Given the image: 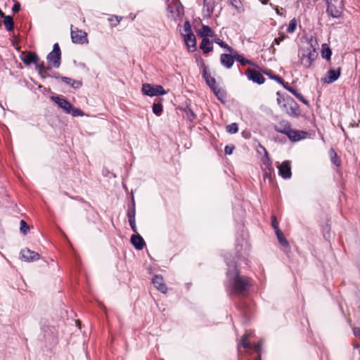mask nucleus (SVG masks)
<instances>
[{"instance_id": "44", "label": "nucleus", "mask_w": 360, "mask_h": 360, "mask_svg": "<svg viewBox=\"0 0 360 360\" xmlns=\"http://www.w3.org/2000/svg\"><path fill=\"white\" fill-rule=\"evenodd\" d=\"M271 226L275 230V233L277 232L278 230H280L278 227V222L274 215L271 217Z\"/></svg>"}, {"instance_id": "8", "label": "nucleus", "mask_w": 360, "mask_h": 360, "mask_svg": "<svg viewBox=\"0 0 360 360\" xmlns=\"http://www.w3.org/2000/svg\"><path fill=\"white\" fill-rule=\"evenodd\" d=\"M286 136L291 142H297L306 139L307 132L302 130L290 129Z\"/></svg>"}, {"instance_id": "6", "label": "nucleus", "mask_w": 360, "mask_h": 360, "mask_svg": "<svg viewBox=\"0 0 360 360\" xmlns=\"http://www.w3.org/2000/svg\"><path fill=\"white\" fill-rule=\"evenodd\" d=\"M282 109L292 117H298L300 114L299 105L291 97L286 99V103L283 104Z\"/></svg>"}, {"instance_id": "25", "label": "nucleus", "mask_w": 360, "mask_h": 360, "mask_svg": "<svg viewBox=\"0 0 360 360\" xmlns=\"http://www.w3.org/2000/svg\"><path fill=\"white\" fill-rule=\"evenodd\" d=\"M1 17L4 18V23L6 28L8 31L13 30L14 28V22H13V18L10 15H4V16H1Z\"/></svg>"}, {"instance_id": "33", "label": "nucleus", "mask_w": 360, "mask_h": 360, "mask_svg": "<svg viewBox=\"0 0 360 360\" xmlns=\"http://www.w3.org/2000/svg\"><path fill=\"white\" fill-rule=\"evenodd\" d=\"M276 95H277V103L282 108L283 104L286 103V99L290 96H284L279 91H278L276 93Z\"/></svg>"}, {"instance_id": "19", "label": "nucleus", "mask_w": 360, "mask_h": 360, "mask_svg": "<svg viewBox=\"0 0 360 360\" xmlns=\"http://www.w3.org/2000/svg\"><path fill=\"white\" fill-rule=\"evenodd\" d=\"M283 87L292 94L300 101L302 102L307 105H309V101L295 89L290 86L288 84H283Z\"/></svg>"}, {"instance_id": "1", "label": "nucleus", "mask_w": 360, "mask_h": 360, "mask_svg": "<svg viewBox=\"0 0 360 360\" xmlns=\"http://www.w3.org/2000/svg\"><path fill=\"white\" fill-rule=\"evenodd\" d=\"M226 264L229 266L226 273L228 283L232 293L238 295H245L252 285L250 279L240 275L235 264H231L228 260Z\"/></svg>"}, {"instance_id": "39", "label": "nucleus", "mask_w": 360, "mask_h": 360, "mask_svg": "<svg viewBox=\"0 0 360 360\" xmlns=\"http://www.w3.org/2000/svg\"><path fill=\"white\" fill-rule=\"evenodd\" d=\"M296 26H297V21L295 18H293L290 21V23L287 28L288 32H289V33L294 32L295 30Z\"/></svg>"}, {"instance_id": "59", "label": "nucleus", "mask_w": 360, "mask_h": 360, "mask_svg": "<svg viewBox=\"0 0 360 360\" xmlns=\"http://www.w3.org/2000/svg\"><path fill=\"white\" fill-rule=\"evenodd\" d=\"M255 360H261V357H260V356H258L255 359Z\"/></svg>"}, {"instance_id": "3", "label": "nucleus", "mask_w": 360, "mask_h": 360, "mask_svg": "<svg viewBox=\"0 0 360 360\" xmlns=\"http://www.w3.org/2000/svg\"><path fill=\"white\" fill-rule=\"evenodd\" d=\"M327 1V13L335 18L342 15L343 9V0H326Z\"/></svg>"}, {"instance_id": "42", "label": "nucleus", "mask_w": 360, "mask_h": 360, "mask_svg": "<svg viewBox=\"0 0 360 360\" xmlns=\"http://www.w3.org/2000/svg\"><path fill=\"white\" fill-rule=\"evenodd\" d=\"M193 33L191 28L190 23L186 21L184 25V32L181 33L183 36Z\"/></svg>"}, {"instance_id": "17", "label": "nucleus", "mask_w": 360, "mask_h": 360, "mask_svg": "<svg viewBox=\"0 0 360 360\" xmlns=\"http://www.w3.org/2000/svg\"><path fill=\"white\" fill-rule=\"evenodd\" d=\"M154 286L161 292L165 293L167 290L166 285L164 283V280L162 276L155 275L152 280Z\"/></svg>"}, {"instance_id": "23", "label": "nucleus", "mask_w": 360, "mask_h": 360, "mask_svg": "<svg viewBox=\"0 0 360 360\" xmlns=\"http://www.w3.org/2000/svg\"><path fill=\"white\" fill-rule=\"evenodd\" d=\"M212 91L217 96V98L221 102H224L226 100V91L224 89L215 86L213 88V89H212Z\"/></svg>"}, {"instance_id": "30", "label": "nucleus", "mask_w": 360, "mask_h": 360, "mask_svg": "<svg viewBox=\"0 0 360 360\" xmlns=\"http://www.w3.org/2000/svg\"><path fill=\"white\" fill-rule=\"evenodd\" d=\"M235 60L239 62L242 65H253V63L251 60L245 59L242 55H240L238 53H235Z\"/></svg>"}, {"instance_id": "37", "label": "nucleus", "mask_w": 360, "mask_h": 360, "mask_svg": "<svg viewBox=\"0 0 360 360\" xmlns=\"http://www.w3.org/2000/svg\"><path fill=\"white\" fill-rule=\"evenodd\" d=\"M20 224V232L22 234L26 235L27 233V232L30 231V226L24 220H21Z\"/></svg>"}, {"instance_id": "54", "label": "nucleus", "mask_w": 360, "mask_h": 360, "mask_svg": "<svg viewBox=\"0 0 360 360\" xmlns=\"http://www.w3.org/2000/svg\"><path fill=\"white\" fill-rule=\"evenodd\" d=\"M51 76H49L50 77H54L56 79H60V74L57 72H51Z\"/></svg>"}, {"instance_id": "48", "label": "nucleus", "mask_w": 360, "mask_h": 360, "mask_svg": "<svg viewBox=\"0 0 360 360\" xmlns=\"http://www.w3.org/2000/svg\"><path fill=\"white\" fill-rule=\"evenodd\" d=\"M129 225L131 226V230L134 232V233H137V228H136V221H135V219H130L129 220Z\"/></svg>"}, {"instance_id": "7", "label": "nucleus", "mask_w": 360, "mask_h": 360, "mask_svg": "<svg viewBox=\"0 0 360 360\" xmlns=\"http://www.w3.org/2000/svg\"><path fill=\"white\" fill-rule=\"evenodd\" d=\"M245 75L249 80L252 81L258 84H262L265 82L263 75L258 71L253 69H248L245 71Z\"/></svg>"}, {"instance_id": "13", "label": "nucleus", "mask_w": 360, "mask_h": 360, "mask_svg": "<svg viewBox=\"0 0 360 360\" xmlns=\"http://www.w3.org/2000/svg\"><path fill=\"white\" fill-rule=\"evenodd\" d=\"M341 68L337 70L331 69L328 71V76L321 78V81L326 84H332L335 82L340 76Z\"/></svg>"}, {"instance_id": "21", "label": "nucleus", "mask_w": 360, "mask_h": 360, "mask_svg": "<svg viewBox=\"0 0 360 360\" xmlns=\"http://www.w3.org/2000/svg\"><path fill=\"white\" fill-rule=\"evenodd\" d=\"M200 49L202 50L204 53H208L213 50L212 42L208 38H203L200 45Z\"/></svg>"}, {"instance_id": "50", "label": "nucleus", "mask_w": 360, "mask_h": 360, "mask_svg": "<svg viewBox=\"0 0 360 360\" xmlns=\"http://www.w3.org/2000/svg\"><path fill=\"white\" fill-rule=\"evenodd\" d=\"M60 79L64 82L65 84L70 86L72 78L68 77H61Z\"/></svg>"}, {"instance_id": "47", "label": "nucleus", "mask_w": 360, "mask_h": 360, "mask_svg": "<svg viewBox=\"0 0 360 360\" xmlns=\"http://www.w3.org/2000/svg\"><path fill=\"white\" fill-rule=\"evenodd\" d=\"M234 149L233 146H226L224 148V153L226 155H231Z\"/></svg>"}, {"instance_id": "40", "label": "nucleus", "mask_w": 360, "mask_h": 360, "mask_svg": "<svg viewBox=\"0 0 360 360\" xmlns=\"http://www.w3.org/2000/svg\"><path fill=\"white\" fill-rule=\"evenodd\" d=\"M35 65L36 70L38 71L39 74L41 75V77H44V73L45 70V65L44 62L41 63H39L38 62Z\"/></svg>"}, {"instance_id": "36", "label": "nucleus", "mask_w": 360, "mask_h": 360, "mask_svg": "<svg viewBox=\"0 0 360 360\" xmlns=\"http://www.w3.org/2000/svg\"><path fill=\"white\" fill-rule=\"evenodd\" d=\"M214 42L217 43V44H219L221 47L226 49L229 52H230V53L233 52V49L231 46H229L227 44H226L222 40H221L220 39H215Z\"/></svg>"}, {"instance_id": "2", "label": "nucleus", "mask_w": 360, "mask_h": 360, "mask_svg": "<svg viewBox=\"0 0 360 360\" xmlns=\"http://www.w3.org/2000/svg\"><path fill=\"white\" fill-rule=\"evenodd\" d=\"M318 54L316 50L311 46L302 48L300 55V63L304 68H309L316 58Z\"/></svg>"}, {"instance_id": "27", "label": "nucleus", "mask_w": 360, "mask_h": 360, "mask_svg": "<svg viewBox=\"0 0 360 360\" xmlns=\"http://www.w3.org/2000/svg\"><path fill=\"white\" fill-rule=\"evenodd\" d=\"M276 234L277 238H278L280 244L283 247L288 248L289 247V243L285 239V238L283 233L281 232V230H278L277 232H276Z\"/></svg>"}, {"instance_id": "49", "label": "nucleus", "mask_w": 360, "mask_h": 360, "mask_svg": "<svg viewBox=\"0 0 360 360\" xmlns=\"http://www.w3.org/2000/svg\"><path fill=\"white\" fill-rule=\"evenodd\" d=\"M51 68L49 66H45L44 73V77L51 76Z\"/></svg>"}, {"instance_id": "11", "label": "nucleus", "mask_w": 360, "mask_h": 360, "mask_svg": "<svg viewBox=\"0 0 360 360\" xmlns=\"http://www.w3.org/2000/svg\"><path fill=\"white\" fill-rule=\"evenodd\" d=\"M21 257L26 262H34L40 258L39 253L30 250L29 248L22 249L20 251Z\"/></svg>"}, {"instance_id": "22", "label": "nucleus", "mask_w": 360, "mask_h": 360, "mask_svg": "<svg viewBox=\"0 0 360 360\" xmlns=\"http://www.w3.org/2000/svg\"><path fill=\"white\" fill-rule=\"evenodd\" d=\"M262 150H264V155H265V158H264L263 160V165H264L265 167V169H264V176H266L268 175V172H267V170L269 171V172H271V160L270 158H269V154H268V152L266 151V150L265 149V148L264 147H262Z\"/></svg>"}, {"instance_id": "45", "label": "nucleus", "mask_w": 360, "mask_h": 360, "mask_svg": "<svg viewBox=\"0 0 360 360\" xmlns=\"http://www.w3.org/2000/svg\"><path fill=\"white\" fill-rule=\"evenodd\" d=\"M270 78L271 79H274L275 81H276L278 83L282 84L283 86V84H286L283 80V79L282 77H281L280 76L278 75H274V76H270Z\"/></svg>"}, {"instance_id": "24", "label": "nucleus", "mask_w": 360, "mask_h": 360, "mask_svg": "<svg viewBox=\"0 0 360 360\" xmlns=\"http://www.w3.org/2000/svg\"><path fill=\"white\" fill-rule=\"evenodd\" d=\"M202 76L205 78L207 84L210 87L211 89H213V88L217 86L215 79L211 77V75L208 74L206 70H204Z\"/></svg>"}, {"instance_id": "31", "label": "nucleus", "mask_w": 360, "mask_h": 360, "mask_svg": "<svg viewBox=\"0 0 360 360\" xmlns=\"http://www.w3.org/2000/svg\"><path fill=\"white\" fill-rule=\"evenodd\" d=\"M214 11V4L212 0H208L206 3L204 2V11L207 12V15L210 16Z\"/></svg>"}, {"instance_id": "43", "label": "nucleus", "mask_w": 360, "mask_h": 360, "mask_svg": "<svg viewBox=\"0 0 360 360\" xmlns=\"http://www.w3.org/2000/svg\"><path fill=\"white\" fill-rule=\"evenodd\" d=\"M286 37V35L283 33H280L279 37L277 38H275L274 40L273 44L279 45L281 41H283Z\"/></svg>"}, {"instance_id": "58", "label": "nucleus", "mask_w": 360, "mask_h": 360, "mask_svg": "<svg viewBox=\"0 0 360 360\" xmlns=\"http://www.w3.org/2000/svg\"><path fill=\"white\" fill-rule=\"evenodd\" d=\"M263 4H266L269 0H259Z\"/></svg>"}, {"instance_id": "14", "label": "nucleus", "mask_w": 360, "mask_h": 360, "mask_svg": "<svg viewBox=\"0 0 360 360\" xmlns=\"http://www.w3.org/2000/svg\"><path fill=\"white\" fill-rule=\"evenodd\" d=\"M276 131L287 135L291 129L290 123L288 120H282L274 126Z\"/></svg>"}, {"instance_id": "26", "label": "nucleus", "mask_w": 360, "mask_h": 360, "mask_svg": "<svg viewBox=\"0 0 360 360\" xmlns=\"http://www.w3.org/2000/svg\"><path fill=\"white\" fill-rule=\"evenodd\" d=\"M200 34L203 38H207L208 37H212L213 31L209 26L202 25V27L200 31Z\"/></svg>"}, {"instance_id": "46", "label": "nucleus", "mask_w": 360, "mask_h": 360, "mask_svg": "<svg viewBox=\"0 0 360 360\" xmlns=\"http://www.w3.org/2000/svg\"><path fill=\"white\" fill-rule=\"evenodd\" d=\"M82 82L81 81L75 80L72 79L71 82V86H72L74 89H79L80 86H82Z\"/></svg>"}, {"instance_id": "10", "label": "nucleus", "mask_w": 360, "mask_h": 360, "mask_svg": "<svg viewBox=\"0 0 360 360\" xmlns=\"http://www.w3.org/2000/svg\"><path fill=\"white\" fill-rule=\"evenodd\" d=\"M279 175L285 179H290L292 176L290 162L285 160L278 166Z\"/></svg>"}, {"instance_id": "52", "label": "nucleus", "mask_w": 360, "mask_h": 360, "mask_svg": "<svg viewBox=\"0 0 360 360\" xmlns=\"http://www.w3.org/2000/svg\"><path fill=\"white\" fill-rule=\"evenodd\" d=\"M20 4L18 2L15 3L13 6L12 11L14 13H17L20 11Z\"/></svg>"}, {"instance_id": "18", "label": "nucleus", "mask_w": 360, "mask_h": 360, "mask_svg": "<svg viewBox=\"0 0 360 360\" xmlns=\"http://www.w3.org/2000/svg\"><path fill=\"white\" fill-rule=\"evenodd\" d=\"M131 243L134 247L139 250H142L146 245L143 238L139 234L131 236Z\"/></svg>"}, {"instance_id": "4", "label": "nucleus", "mask_w": 360, "mask_h": 360, "mask_svg": "<svg viewBox=\"0 0 360 360\" xmlns=\"http://www.w3.org/2000/svg\"><path fill=\"white\" fill-rule=\"evenodd\" d=\"M141 91L144 95L153 97L162 96L167 93L161 85H153L150 84H143Z\"/></svg>"}, {"instance_id": "51", "label": "nucleus", "mask_w": 360, "mask_h": 360, "mask_svg": "<svg viewBox=\"0 0 360 360\" xmlns=\"http://www.w3.org/2000/svg\"><path fill=\"white\" fill-rule=\"evenodd\" d=\"M270 6L276 11L277 15H283V13L281 12V11L283 10L282 8H279L278 6H274L272 4H271Z\"/></svg>"}, {"instance_id": "20", "label": "nucleus", "mask_w": 360, "mask_h": 360, "mask_svg": "<svg viewBox=\"0 0 360 360\" xmlns=\"http://www.w3.org/2000/svg\"><path fill=\"white\" fill-rule=\"evenodd\" d=\"M184 41H185L186 46H188V49H190L191 48H193V51H194L196 47V40H195V37L193 34V33L184 35Z\"/></svg>"}, {"instance_id": "35", "label": "nucleus", "mask_w": 360, "mask_h": 360, "mask_svg": "<svg viewBox=\"0 0 360 360\" xmlns=\"http://www.w3.org/2000/svg\"><path fill=\"white\" fill-rule=\"evenodd\" d=\"M226 131L229 134H236L238 131V124L236 123H231L226 127Z\"/></svg>"}, {"instance_id": "29", "label": "nucleus", "mask_w": 360, "mask_h": 360, "mask_svg": "<svg viewBox=\"0 0 360 360\" xmlns=\"http://www.w3.org/2000/svg\"><path fill=\"white\" fill-rule=\"evenodd\" d=\"M332 55V51L329 46L324 44L322 46V50H321V56L323 58L326 60H330Z\"/></svg>"}, {"instance_id": "12", "label": "nucleus", "mask_w": 360, "mask_h": 360, "mask_svg": "<svg viewBox=\"0 0 360 360\" xmlns=\"http://www.w3.org/2000/svg\"><path fill=\"white\" fill-rule=\"evenodd\" d=\"M51 99L67 114L69 112L70 110L72 109V104L64 98L58 96H53Z\"/></svg>"}, {"instance_id": "38", "label": "nucleus", "mask_w": 360, "mask_h": 360, "mask_svg": "<svg viewBox=\"0 0 360 360\" xmlns=\"http://www.w3.org/2000/svg\"><path fill=\"white\" fill-rule=\"evenodd\" d=\"M329 153H330V156L332 162L334 165H335L336 166H339L340 165V162L338 160L337 153H335L334 149L331 148L330 150V151H329Z\"/></svg>"}, {"instance_id": "53", "label": "nucleus", "mask_w": 360, "mask_h": 360, "mask_svg": "<svg viewBox=\"0 0 360 360\" xmlns=\"http://www.w3.org/2000/svg\"><path fill=\"white\" fill-rule=\"evenodd\" d=\"M353 332L354 335L360 339V328H354Z\"/></svg>"}, {"instance_id": "57", "label": "nucleus", "mask_w": 360, "mask_h": 360, "mask_svg": "<svg viewBox=\"0 0 360 360\" xmlns=\"http://www.w3.org/2000/svg\"><path fill=\"white\" fill-rule=\"evenodd\" d=\"M254 348L255 349V350L259 351V348H261V345H260V344H259V343L256 344V345L254 346Z\"/></svg>"}, {"instance_id": "60", "label": "nucleus", "mask_w": 360, "mask_h": 360, "mask_svg": "<svg viewBox=\"0 0 360 360\" xmlns=\"http://www.w3.org/2000/svg\"><path fill=\"white\" fill-rule=\"evenodd\" d=\"M207 1H208V0H203V1H204V2H205V3H206Z\"/></svg>"}, {"instance_id": "9", "label": "nucleus", "mask_w": 360, "mask_h": 360, "mask_svg": "<svg viewBox=\"0 0 360 360\" xmlns=\"http://www.w3.org/2000/svg\"><path fill=\"white\" fill-rule=\"evenodd\" d=\"M71 38L73 43L83 44L88 42L87 34L82 30H71Z\"/></svg>"}, {"instance_id": "15", "label": "nucleus", "mask_w": 360, "mask_h": 360, "mask_svg": "<svg viewBox=\"0 0 360 360\" xmlns=\"http://www.w3.org/2000/svg\"><path fill=\"white\" fill-rule=\"evenodd\" d=\"M235 60V54L232 56L231 54L222 53L220 56V63L222 66L227 69H230L234 63Z\"/></svg>"}, {"instance_id": "56", "label": "nucleus", "mask_w": 360, "mask_h": 360, "mask_svg": "<svg viewBox=\"0 0 360 360\" xmlns=\"http://www.w3.org/2000/svg\"><path fill=\"white\" fill-rule=\"evenodd\" d=\"M264 73L267 75L269 78H270V76H274L275 75H274L271 72V70H266L264 72Z\"/></svg>"}, {"instance_id": "32", "label": "nucleus", "mask_w": 360, "mask_h": 360, "mask_svg": "<svg viewBox=\"0 0 360 360\" xmlns=\"http://www.w3.org/2000/svg\"><path fill=\"white\" fill-rule=\"evenodd\" d=\"M152 109H153V112L158 115V116H160L162 112V110H163V108H162V105L161 103H153V106H152Z\"/></svg>"}, {"instance_id": "34", "label": "nucleus", "mask_w": 360, "mask_h": 360, "mask_svg": "<svg viewBox=\"0 0 360 360\" xmlns=\"http://www.w3.org/2000/svg\"><path fill=\"white\" fill-rule=\"evenodd\" d=\"M68 114H70L73 117L83 116L84 115V112L82 110L74 108L72 105V109L70 110Z\"/></svg>"}, {"instance_id": "41", "label": "nucleus", "mask_w": 360, "mask_h": 360, "mask_svg": "<svg viewBox=\"0 0 360 360\" xmlns=\"http://www.w3.org/2000/svg\"><path fill=\"white\" fill-rule=\"evenodd\" d=\"M135 215H136L135 205H134V202H133L132 207L131 209H129L127 212L128 220L135 219Z\"/></svg>"}, {"instance_id": "28", "label": "nucleus", "mask_w": 360, "mask_h": 360, "mask_svg": "<svg viewBox=\"0 0 360 360\" xmlns=\"http://www.w3.org/2000/svg\"><path fill=\"white\" fill-rule=\"evenodd\" d=\"M250 337V334L245 333L241 340V342L238 344V347H243L245 349H251L252 348L251 344L248 342V338Z\"/></svg>"}, {"instance_id": "55", "label": "nucleus", "mask_w": 360, "mask_h": 360, "mask_svg": "<svg viewBox=\"0 0 360 360\" xmlns=\"http://www.w3.org/2000/svg\"><path fill=\"white\" fill-rule=\"evenodd\" d=\"M171 13H172V17L174 19H176V18H177L179 15V12L178 10H176L174 13L172 11H171Z\"/></svg>"}, {"instance_id": "5", "label": "nucleus", "mask_w": 360, "mask_h": 360, "mask_svg": "<svg viewBox=\"0 0 360 360\" xmlns=\"http://www.w3.org/2000/svg\"><path fill=\"white\" fill-rule=\"evenodd\" d=\"M46 59L48 62L53 65L55 68H58L60 65L61 51L58 43H56L53 46V50L50 52Z\"/></svg>"}, {"instance_id": "16", "label": "nucleus", "mask_w": 360, "mask_h": 360, "mask_svg": "<svg viewBox=\"0 0 360 360\" xmlns=\"http://www.w3.org/2000/svg\"><path fill=\"white\" fill-rule=\"evenodd\" d=\"M20 59L26 65L37 64L39 60V56L34 52H28L25 56H21Z\"/></svg>"}]
</instances>
